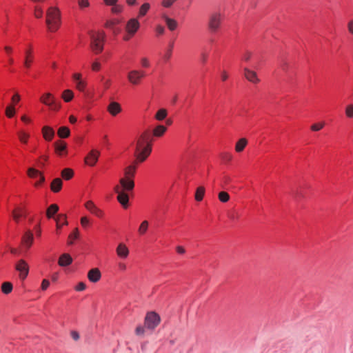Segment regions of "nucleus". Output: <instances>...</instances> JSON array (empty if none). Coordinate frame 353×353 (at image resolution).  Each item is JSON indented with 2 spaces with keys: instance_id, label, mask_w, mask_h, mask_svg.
Listing matches in <instances>:
<instances>
[{
  "instance_id": "obj_1",
  "label": "nucleus",
  "mask_w": 353,
  "mask_h": 353,
  "mask_svg": "<svg viewBox=\"0 0 353 353\" xmlns=\"http://www.w3.org/2000/svg\"><path fill=\"white\" fill-rule=\"evenodd\" d=\"M137 170L134 163L128 165L124 170V176L119 180V184L114 187V192L117 194V199L124 208L128 206L129 192L134 187V177Z\"/></svg>"
},
{
  "instance_id": "obj_2",
  "label": "nucleus",
  "mask_w": 353,
  "mask_h": 353,
  "mask_svg": "<svg viewBox=\"0 0 353 353\" xmlns=\"http://www.w3.org/2000/svg\"><path fill=\"white\" fill-rule=\"evenodd\" d=\"M152 137L148 132H144L138 139L134 151L136 160L143 162L152 152Z\"/></svg>"
},
{
  "instance_id": "obj_3",
  "label": "nucleus",
  "mask_w": 353,
  "mask_h": 353,
  "mask_svg": "<svg viewBox=\"0 0 353 353\" xmlns=\"http://www.w3.org/2000/svg\"><path fill=\"white\" fill-rule=\"evenodd\" d=\"M46 24L49 31L56 32L61 24L59 10L56 8H50L47 12Z\"/></svg>"
},
{
  "instance_id": "obj_4",
  "label": "nucleus",
  "mask_w": 353,
  "mask_h": 353,
  "mask_svg": "<svg viewBox=\"0 0 353 353\" xmlns=\"http://www.w3.org/2000/svg\"><path fill=\"white\" fill-rule=\"evenodd\" d=\"M89 34L91 40L90 47L92 51L96 54L101 52L103 49L105 33L92 30L90 32Z\"/></svg>"
},
{
  "instance_id": "obj_5",
  "label": "nucleus",
  "mask_w": 353,
  "mask_h": 353,
  "mask_svg": "<svg viewBox=\"0 0 353 353\" xmlns=\"http://www.w3.org/2000/svg\"><path fill=\"white\" fill-rule=\"evenodd\" d=\"M160 322L161 318L157 313L149 312L145 317L144 326L148 330H153L159 325Z\"/></svg>"
},
{
  "instance_id": "obj_6",
  "label": "nucleus",
  "mask_w": 353,
  "mask_h": 353,
  "mask_svg": "<svg viewBox=\"0 0 353 353\" xmlns=\"http://www.w3.org/2000/svg\"><path fill=\"white\" fill-rule=\"evenodd\" d=\"M41 101L48 105L51 110L57 111L61 108L60 103L57 101L50 93H46L41 97Z\"/></svg>"
},
{
  "instance_id": "obj_7",
  "label": "nucleus",
  "mask_w": 353,
  "mask_h": 353,
  "mask_svg": "<svg viewBox=\"0 0 353 353\" xmlns=\"http://www.w3.org/2000/svg\"><path fill=\"white\" fill-rule=\"evenodd\" d=\"M146 76L143 70H132L128 74V79L131 84L136 85L140 83L141 79Z\"/></svg>"
},
{
  "instance_id": "obj_8",
  "label": "nucleus",
  "mask_w": 353,
  "mask_h": 353,
  "mask_svg": "<svg viewBox=\"0 0 353 353\" xmlns=\"http://www.w3.org/2000/svg\"><path fill=\"white\" fill-rule=\"evenodd\" d=\"M15 269L19 272V277L21 280H24L28 275L29 266L23 259H21L17 263Z\"/></svg>"
},
{
  "instance_id": "obj_9",
  "label": "nucleus",
  "mask_w": 353,
  "mask_h": 353,
  "mask_svg": "<svg viewBox=\"0 0 353 353\" xmlns=\"http://www.w3.org/2000/svg\"><path fill=\"white\" fill-rule=\"evenodd\" d=\"M221 21V16L219 13H214L211 15L209 21V28L212 32H216L219 28Z\"/></svg>"
},
{
  "instance_id": "obj_10",
  "label": "nucleus",
  "mask_w": 353,
  "mask_h": 353,
  "mask_svg": "<svg viewBox=\"0 0 353 353\" xmlns=\"http://www.w3.org/2000/svg\"><path fill=\"white\" fill-rule=\"evenodd\" d=\"M85 208L90 211L93 215L98 218H102L103 216V212L98 208L92 201H88L85 203Z\"/></svg>"
},
{
  "instance_id": "obj_11",
  "label": "nucleus",
  "mask_w": 353,
  "mask_h": 353,
  "mask_svg": "<svg viewBox=\"0 0 353 353\" xmlns=\"http://www.w3.org/2000/svg\"><path fill=\"white\" fill-rule=\"evenodd\" d=\"M28 175L32 179H39V181H36L34 183V185L36 187L41 185V184L43 183L45 180L44 176L41 174L39 171L34 168H29L28 170Z\"/></svg>"
},
{
  "instance_id": "obj_12",
  "label": "nucleus",
  "mask_w": 353,
  "mask_h": 353,
  "mask_svg": "<svg viewBox=\"0 0 353 353\" xmlns=\"http://www.w3.org/2000/svg\"><path fill=\"white\" fill-rule=\"evenodd\" d=\"M99 154L98 150H92L85 159V163L90 166H94L98 161Z\"/></svg>"
},
{
  "instance_id": "obj_13",
  "label": "nucleus",
  "mask_w": 353,
  "mask_h": 353,
  "mask_svg": "<svg viewBox=\"0 0 353 353\" xmlns=\"http://www.w3.org/2000/svg\"><path fill=\"white\" fill-rule=\"evenodd\" d=\"M139 26L140 23L137 19H131L126 25V29L128 32L131 36H133L139 28Z\"/></svg>"
},
{
  "instance_id": "obj_14",
  "label": "nucleus",
  "mask_w": 353,
  "mask_h": 353,
  "mask_svg": "<svg viewBox=\"0 0 353 353\" xmlns=\"http://www.w3.org/2000/svg\"><path fill=\"white\" fill-rule=\"evenodd\" d=\"M72 79L76 84L77 89L81 92H83L86 86V83L81 79V74L80 73H74L72 75Z\"/></svg>"
},
{
  "instance_id": "obj_15",
  "label": "nucleus",
  "mask_w": 353,
  "mask_h": 353,
  "mask_svg": "<svg viewBox=\"0 0 353 353\" xmlns=\"http://www.w3.org/2000/svg\"><path fill=\"white\" fill-rule=\"evenodd\" d=\"M33 234L30 230L26 232L25 234L23 235L21 242L23 246H25L27 250H28L31 247L33 243Z\"/></svg>"
},
{
  "instance_id": "obj_16",
  "label": "nucleus",
  "mask_w": 353,
  "mask_h": 353,
  "mask_svg": "<svg viewBox=\"0 0 353 353\" xmlns=\"http://www.w3.org/2000/svg\"><path fill=\"white\" fill-rule=\"evenodd\" d=\"M121 105L114 101H111L108 106V111L112 116H117L121 112Z\"/></svg>"
},
{
  "instance_id": "obj_17",
  "label": "nucleus",
  "mask_w": 353,
  "mask_h": 353,
  "mask_svg": "<svg viewBox=\"0 0 353 353\" xmlns=\"http://www.w3.org/2000/svg\"><path fill=\"white\" fill-rule=\"evenodd\" d=\"M54 148L56 153L60 156H65L67 154V144L63 141H57L54 143Z\"/></svg>"
},
{
  "instance_id": "obj_18",
  "label": "nucleus",
  "mask_w": 353,
  "mask_h": 353,
  "mask_svg": "<svg viewBox=\"0 0 353 353\" xmlns=\"http://www.w3.org/2000/svg\"><path fill=\"white\" fill-rule=\"evenodd\" d=\"M101 274L98 268H92L88 273V278L90 281L96 283L100 280Z\"/></svg>"
},
{
  "instance_id": "obj_19",
  "label": "nucleus",
  "mask_w": 353,
  "mask_h": 353,
  "mask_svg": "<svg viewBox=\"0 0 353 353\" xmlns=\"http://www.w3.org/2000/svg\"><path fill=\"white\" fill-rule=\"evenodd\" d=\"M117 254L119 257L121 259H126L129 255V250L127 246L122 243H120L117 249H116Z\"/></svg>"
},
{
  "instance_id": "obj_20",
  "label": "nucleus",
  "mask_w": 353,
  "mask_h": 353,
  "mask_svg": "<svg viewBox=\"0 0 353 353\" xmlns=\"http://www.w3.org/2000/svg\"><path fill=\"white\" fill-rule=\"evenodd\" d=\"M244 76L250 82L257 83L259 82V79L257 77L256 73L247 68H244Z\"/></svg>"
},
{
  "instance_id": "obj_21",
  "label": "nucleus",
  "mask_w": 353,
  "mask_h": 353,
  "mask_svg": "<svg viewBox=\"0 0 353 353\" xmlns=\"http://www.w3.org/2000/svg\"><path fill=\"white\" fill-rule=\"evenodd\" d=\"M72 263V258L69 254L64 253L59 259L58 264L61 267H65Z\"/></svg>"
},
{
  "instance_id": "obj_22",
  "label": "nucleus",
  "mask_w": 353,
  "mask_h": 353,
  "mask_svg": "<svg viewBox=\"0 0 353 353\" xmlns=\"http://www.w3.org/2000/svg\"><path fill=\"white\" fill-rule=\"evenodd\" d=\"M33 62V56L32 52L30 50H26L25 59L23 61V66L26 70H28L31 67V64Z\"/></svg>"
},
{
  "instance_id": "obj_23",
  "label": "nucleus",
  "mask_w": 353,
  "mask_h": 353,
  "mask_svg": "<svg viewBox=\"0 0 353 353\" xmlns=\"http://www.w3.org/2000/svg\"><path fill=\"white\" fill-rule=\"evenodd\" d=\"M43 137L47 141H51L54 135V130L48 126H44L42 129Z\"/></svg>"
},
{
  "instance_id": "obj_24",
  "label": "nucleus",
  "mask_w": 353,
  "mask_h": 353,
  "mask_svg": "<svg viewBox=\"0 0 353 353\" xmlns=\"http://www.w3.org/2000/svg\"><path fill=\"white\" fill-rule=\"evenodd\" d=\"M163 18L170 30L173 31L177 28L178 24L176 20L171 19L166 15H164Z\"/></svg>"
},
{
  "instance_id": "obj_25",
  "label": "nucleus",
  "mask_w": 353,
  "mask_h": 353,
  "mask_svg": "<svg viewBox=\"0 0 353 353\" xmlns=\"http://www.w3.org/2000/svg\"><path fill=\"white\" fill-rule=\"evenodd\" d=\"M63 182L62 180L59 178H56L53 179L51 183V190L54 192H59L62 188Z\"/></svg>"
},
{
  "instance_id": "obj_26",
  "label": "nucleus",
  "mask_w": 353,
  "mask_h": 353,
  "mask_svg": "<svg viewBox=\"0 0 353 353\" xmlns=\"http://www.w3.org/2000/svg\"><path fill=\"white\" fill-rule=\"evenodd\" d=\"M59 211V206L57 204H51L46 211V215L48 219L54 218V216Z\"/></svg>"
},
{
  "instance_id": "obj_27",
  "label": "nucleus",
  "mask_w": 353,
  "mask_h": 353,
  "mask_svg": "<svg viewBox=\"0 0 353 353\" xmlns=\"http://www.w3.org/2000/svg\"><path fill=\"white\" fill-rule=\"evenodd\" d=\"M12 216L14 220L18 223L21 217L26 216V212L24 210L18 208L13 211Z\"/></svg>"
},
{
  "instance_id": "obj_28",
  "label": "nucleus",
  "mask_w": 353,
  "mask_h": 353,
  "mask_svg": "<svg viewBox=\"0 0 353 353\" xmlns=\"http://www.w3.org/2000/svg\"><path fill=\"white\" fill-rule=\"evenodd\" d=\"M247 145V140L245 138L240 139L235 145V150L237 152H242Z\"/></svg>"
},
{
  "instance_id": "obj_29",
  "label": "nucleus",
  "mask_w": 353,
  "mask_h": 353,
  "mask_svg": "<svg viewBox=\"0 0 353 353\" xmlns=\"http://www.w3.org/2000/svg\"><path fill=\"white\" fill-rule=\"evenodd\" d=\"M167 130V128L164 125H159L153 130V135L155 137H161Z\"/></svg>"
},
{
  "instance_id": "obj_30",
  "label": "nucleus",
  "mask_w": 353,
  "mask_h": 353,
  "mask_svg": "<svg viewBox=\"0 0 353 353\" xmlns=\"http://www.w3.org/2000/svg\"><path fill=\"white\" fill-rule=\"evenodd\" d=\"M70 131L68 127L62 126L60 127L58 130V135L61 138H67L70 136Z\"/></svg>"
},
{
  "instance_id": "obj_31",
  "label": "nucleus",
  "mask_w": 353,
  "mask_h": 353,
  "mask_svg": "<svg viewBox=\"0 0 353 353\" xmlns=\"http://www.w3.org/2000/svg\"><path fill=\"white\" fill-rule=\"evenodd\" d=\"M74 97V93L70 90H65L62 94V98L65 102H70Z\"/></svg>"
},
{
  "instance_id": "obj_32",
  "label": "nucleus",
  "mask_w": 353,
  "mask_h": 353,
  "mask_svg": "<svg viewBox=\"0 0 353 353\" xmlns=\"http://www.w3.org/2000/svg\"><path fill=\"white\" fill-rule=\"evenodd\" d=\"M74 172L70 168H65L61 172V176L65 180H69L72 178Z\"/></svg>"
},
{
  "instance_id": "obj_33",
  "label": "nucleus",
  "mask_w": 353,
  "mask_h": 353,
  "mask_svg": "<svg viewBox=\"0 0 353 353\" xmlns=\"http://www.w3.org/2000/svg\"><path fill=\"white\" fill-rule=\"evenodd\" d=\"M12 288V284L10 282H3L1 285V290L6 294L10 293Z\"/></svg>"
},
{
  "instance_id": "obj_34",
  "label": "nucleus",
  "mask_w": 353,
  "mask_h": 353,
  "mask_svg": "<svg viewBox=\"0 0 353 353\" xmlns=\"http://www.w3.org/2000/svg\"><path fill=\"white\" fill-rule=\"evenodd\" d=\"M205 194V188L202 186L198 187L195 193V199L197 201H201Z\"/></svg>"
},
{
  "instance_id": "obj_35",
  "label": "nucleus",
  "mask_w": 353,
  "mask_h": 353,
  "mask_svg": "<svg viewBox=\"0 0 353 353\" xmlns=\"http://www.w3.org/2000/svg\"><path fill=\"white\" fill-rule=\"evenodd\" d=\"M167 116V111L165 109H160L157 111L155 115V118L157 120L162 121Z\"/></svg>"
},
{
  "instance_id": "obj_36",
  "label": "nucleus",
  "mask_w": 353,
  "mask_h": 353,
  "mask_svg": "<svg viewBox=\"0 0 353 353\" xmlns=\"http://www.w3.org/2000/svg\"><path fill=\"white\" fill-rule=\"evenodd\" d=\"M150 6L148 3H143L139 9V17L145 16L147 12L148 11V10L150 9Z\"/></svg>"
},
{
  "instance_id": "obj_37",
  "label": "nucleus",
  "mask_w": 353,
  "mask_h": 353,
  "mask_svg": "<svg viewBox=\"0 0 353 353\" xmlns=\"http://www.w3.org/2000/svg\"><path fill=\"white\" fill-rule=\"evenodd\" d=\"M148 228V221H143L139 228V233L141 235H143L146 232Z\"/></svg>"
},
{
  "instance_id": "obj_38",
  "label": "nucleus",
  "mask_w": 353,
  "mask_h": 353,
  "mask_svg": "<svg viewBox=\"0 0 353 353\" xmlns=\"http://www.w3.org/2000/svg\"><path fill=\"white\" fill-rule=\"evenodd\" d=\"M18 137L20 140V141L23 143L26 144L28 143V139L29 137V135L23 132H19L18 133Z\"/></svg>"
},
{
  "instance_id": "obj_39",
  "label": "nucleus",
  "mask_w": 353,
  "mask_h": 353,
  "mask_svg": "<svg viewBox=\"0 0 353 353\" xmlns=\"http://www.w3.org/2000/svg\"><path fill=\"white\" fill-rule=\"evenodd\" d=\"M280 68L285 72H287L289 68L288 62L286 59L282 58L279 61Z\"/></svg>"
},
{
  "instance_id": "obj_40",
  "label": "nucleus",
  "mask_w": 353,
  "mask_h": 353,
  "mask_svg": "<svg viewBox=\"0 0 353 353\" xmlns=\"http://www.w3.org/2000/svg\"><path fill=\"white\" fill-rule=\"evenodd\" d=\"M230 199L228 193L226 192H221L219 194V199L223 203L227 202Z\"/></svg>"
},
{
  "instance_id": "obj_41",
  "label": "nucleus",
  "mask_w": 353,
  "mask_h": 353,
  "mask_svg": "<svg viewBox=\"0 0 353 353\" xmlns=\"http://www.w3.org/2000/svg\"><path fill=\"white\" fill-rule=\"evenodd\" d=\"M15 114V108L8 105L6 109V114L8 118H12Z\"/></svg>"
},
{
  "instance_id": "obj_42",
  "label": "nucleus",
  "mask_w": 353,
  "mask_h": 353,
  "mask_svg": "<svg viewBox=\"0 0 353 353\" xmlns=\"http://www.w3.org/2000/svg\"><path fill=\"white\" fill-rule=\"evenodd\" d=\"M345 114L349 118L353 117V105H348L346 107Z\"/></svg>"
},
{
  "instance_id": "obj_43",
  "label": "nucleus",
  "mask_w": 353,
  "mask_h": 353,
  "mask_svg": "<svg viewBox=\"0 0 353 353\" xmlns=\"http://www.w3.org/2000/svg\"><path fill=\"white\" fill-rule=\"evenodd\" d=\"M81 224L83 228H86L90 225V221L88 217L83 216L81 219Z\"/></svg>"
},
{
  "instance_id": "obj_44",
  "label": "nucleus",
  "mask_w": 353,
  "mask_h": 353,
  "mask_svg": "<svg viewBox=\"0 0 353 353\" xmlns=\"http://www.w3.org/2000/svg\"><path fill=\"white\" fill-rule=\"evenodd\" d=\"M141 65L143 68H148L150 66L149 60L145 57H143L141 59Z\"/></svg>"
},
{
  "instance_id": "obj_45",
  "label": "nucleus",
  "mask_w": 353,
  "mask_h": 353,
  "mask_svg": "<svg viewBox=\"0 0 353 353\" xmlns=\"http://www.w3.org/2000/svg\"><path fill=\"white\" fill-rule=\"evenodd\" d=\"M34 15L37 18H41L43 16V10L42 9L37 6L34 9Z\"/></svg>"
},
{
  "instance_id": "obj_46",
  "label": "nucleus",
  "mask_w": 353,
  "mask_h": 353,
  "mask_svg": "<svg viewBox=\"0 0 353 353\" xmlns=\"http://www.w3.org/2000/svg\"><path fill=\"white\" fill-rule=\"evenodd\" d=\"M157 36L163 35L165 32V28L161 25H158L155 29Z\"/></svg>"
},
{
  "instance_id": "obj_47",
  "label": "nucleus",
  "mask_w": 353,
  "mask_h": 353,
  "mask_svg": "<svg viewBox=\"0 0 353 353\" xmlns=\"http://www.w3.org/2000/svg\"><path fill=\"white\" fill-rule=\"evenodd\" d=\"M176 1L177 0H163L162 1V6L165 8H170Z\"/></svg>"
},
{
  "instance_id": "obj_48",
  "label": "nucleus",
  "mask_w": 353,
  "mask_h": 353,
  "mask_svg": "<svg viewBox=\"0 0 353 353\" xmlns=\"http://www.w3.org/2000/svg\"><path fill=\"white\" fill-rule=\"evenodd\" d=\"M144 332H145V328L142 325H138L137 327H136V330H135V333L137 335H143L144 334Z\"/></svg>"
},
{
  "instance_id": "obj_49",
  "label": "nucleus",
  "mask_w": 353,
  "mask_h": 353,
  "mask_svg": "<svg viewBox=\"0 0 353 353\" xmlns=\"http://www.w3.org/2000/svg\"><path fill=\"white\" fill-rule=\"evenodd\" d=\"M324 124L321 123H314L311 126V129L313 131H319L323 128Z\"/></svg>"
},
{
  "instance_id": "obj_50",
  "label": "nucleus",
  "mask_w": 353,
  "mask_h": 353,
  "mask_svg": "<svg viewBox=\"0 0 353 353\" xmlns=\"http://www.w3.org/2000/svg\"><path fill=\"white\" fill-rule=\"evenodd\" d=\"M57 223L59 224L61 222L66 223V217L63 214H60L55 219Z\"/></svg>"
},
{
  "instance_id": "obj_51",
  "label": "nucleus",
  "mask_w": 353,
  "mask_h": 353,
  "mask_svg": "<svg viewBox=\"0 0 353 353\" xmlns=\"http://www.w3.org/2000/svg\"><path fill=\"white\" fill-rule=\"evenodd\" d=\"M85 288H86V285L83 282L79 283L75 288L77 291H83Z\"/></svg>"
},
{
  "instance_id": "obj_52",
  "label": "nucleus",
  "mask_w": 353,
  "mask_h": 353,
  "mask_svg": "<svg viewBox=\"0 0 353 353\" xmlns=\"http://www.w3.org/2000/svg\"><path fill=\"white\" fill-rule=\"evenodd\" d=\"M50 285V281L48 279H43L41 283V290H46Z\"/></svg>"
},
{
  "instance_id": "obj_53",
  "label": "nucleus",
  "mask_w": 353,
  "mask_h": 353,
  "mask_svg": "<svg viewBox=\"0 0 353 353\" xmlns=\"http://www.w3.org/2000/svg\"><path fill=\"white\" fill-rule=\"evenodd\" d=\"M100 68H101V64L98 61H94L92 64V69L93 71L97 72L100 70Z\"/></svg>"
},
{
  "instance_id": "obj_54",
  "label": "nucleus",
  "mask_w": 353,
  "mask_h": 353,
  "mask_svg": "<svg viewBox=\"0 0 353 353\" xmlns=\"http://www.w3.org/2000/svg\"><path fill=\"white\" fill-rule=\"evenodd\" d=\"M70 336L74 340V341H78L79 339V334L78 333V332L75 331V330H72L70 332Z\"/></svg>"
},
{
  "instance_id": "obj_55",
  "label": "nucleus",
  "mask_w": 353,
  "mask_h": 353,
  "mask_svg": "<svg viewBox=\"0 0 353 353\" xmlns=\"http://www.w3.org/2000/svg\"><path fill=\"white\" fill-rule=\"evenodd\" d=\"M79 5L81 8L88 7V0H79Z\"/></svg>"
},
{
  "instance_id": "obj_56",
  "label": "nucleus",
  "mask_w": 353,
  "mask_h": 353,
  "mask_svg": "<svg viewBox=\"0 0 353 353\" xmlns=\"http://www.w3.org/2000/svg\"><path fill=\"white\" fill-rule=\"evenodd\" d=\"M20 100V96L16 93L12 97V101L14 103H17Z\"/></svg>"
},
{
  "instance_id": "obj_57",
  "label": "nucleus",
  "mask_w": 353,
  "mask_h": 353,
  "mask_svg": "<svg viewBox=\"0 0 353 353\" xmlns=\"http://www.w3.org/2000/svg\"><path fill=\"white\" fill-rule=\"evenodd\" d=\"M176 252L180 254H183L185 252V248L180 245H179L176 248Z\"/></svg>"
},
{
  "instance_id": "obj_58",
  "label": "nucleus",
  "mask_w": 353,
  "mask_h": 353,
  "mask_svg": "<svg viewBox=\"0 0 353 353\" xmlns=\"http://www.w3.org/2000/svg\"><path fill=\"white\" fill-rule=\"evenodd\" d=\"M251 57V54L248 52H245L242 57V60L245 61H248Z\"/></svg>"
},
{
  "instance_id": "obj_59",
  "label": "nucleus",
  "mask_w": 353,
  "mask_h": 353,
  "mask_svg": "<svg viewBox=\"0 0 353 353\" xmlns=\"http://www.w3.org/2000/svg\"><path fill=\"white\" fill-rule=\"evenodd\" d=\"M171 55H172V51H171V49H168L165 56H164V59L165 61H168L170 59V58L171 57Z\"/></svg>"
},
{
  "instance_id": "obj_60",
  "label": "nucleus",
  "mask_w": 353,
  "mask_h": 353,
  "mask_svg": "<svg viewBox=\"0 0 353 353\" xmlns=\"http://www.w3.org/2000/svg\"><path fill=\"white\" fill-rule=\"evenodd\" d=\"M118 267H119V269L121 270V271H125L126 270V265L123 263H119L118 264Z\"/></svg>"
},
{
  "instance_id": "obj_61",
  "label": "nucleus",
  "mask_w": 353,
  "mask_h": 353,
  "mask_svg": "<svg viewBox=\"0 0 353 353\" xmlns=\"http://www.w3.org/2000/svg\"><path fill=\"white\" fill-rule=\"evenodd\" d=\"M104 1L108 6H114L117 2V0H104Z\"/></svg>"
},
{
  "instance_id": "obj_62",
  "label": "nucleus",
  "mask_w": 353,
  "mask_h": 353,
  "mask_svg": "<svg viewBox=\"0 0 353 353\" xmlns=\"http://www.w3.org/2000/svg\"><path fill=\"white\" fill-rule=\"evenodd\" d=\"M348 30L353 34V20H352L349 22Z\"/></svg>"
},
{
  "instance_id": "obj_63",
  "label": "nucleus",
  "mask_w": 353,
  "mask_h": 353,
  "mask_svg": "<svg viewBox=\"0 0 353 353\" xmlns=\"http://www.w3.org/2000/svg\"><path fill=\"white\" fill-rule=\"evenodd\" d=\"M110 80H105L103 82V86H104L105 89H108L110 88Z\"/></svg>"
},
{
  "instance_id": "obj_64",
  "label": "nucleus",
  "mask_w": 353,
  "mask_h": 353,
  "mask_svg": "<svg viewBox=\"0 0 353 353\" xmlns=\"http://www.w3.org/2000/svg\"><path fill=\"white\" fill-rule=\"evenodd\" d=\"M207 59H208V55L205 53H203L201 54V61L203 62V63H205L207 61Z\"/></svg>"
}]
</instances>
